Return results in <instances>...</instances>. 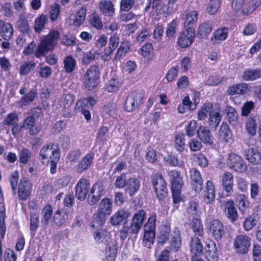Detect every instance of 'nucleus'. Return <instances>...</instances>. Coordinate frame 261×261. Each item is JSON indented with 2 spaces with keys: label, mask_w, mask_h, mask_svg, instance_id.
Listing matches in <instances>:
<instances>
[{
  "label": "nucleus",
  "mask_w": 261,
  "mask_h": 261,
  "mask_svg": "<svg viewBox=\"0 0 261 261\" xmlns=\"http://www.w3.org/2000/svg\"><path fill=\"white\" fill-rule=\"evenodd\" d=\"M191 179L193 182V186L196 192H200L202 189L203 180L200 172L196 168L190 170Z\"/></svg>",
  "instance_id": "nucleus-25"
},
{
  "label": "nucleus",
  "mask_w": 261,
  "mask_h": 261,
  "mask_svg": "<svg viewBox=\"0 0 261 261\" xmlns=\"http://www.w3.org/2000/svg\"><path fill=\"white\" fill-rule=\"evenodd\" d=\"M164 161L171 166H178L180 167L184 165V161L178 159L174 155H169L165 157L164 158Z\"/></svg>",
  "instance_id": "nucleus-59"
},
{
  "label": "nucleus",
  "mask_w": 261,
  "mask_h": 261,
  "mask_svg": "<svg viewBox=\"0 0 261 261\" xmlns=\"http://www.w3.org/2000/svg\"><path fill=\"white\" fill-rule=\"evenodd\" d=\"M112 212V201L109 198H103L99 204L97 213L102 215L101 223L103 221V217L110 215Z\"/></svg>",
  "instance_id": "nucleus-24"
},
{
  "label": "nucleus",
  "mask_w": 261,
  "mask_h": 261,
  "mask_svg": "<svg viewBox=\"0 0 261 261\" xmlns=\"http://www.w3.org/2000/svg\"><path fill=\"white\" fill-rule=\"evenodd\" d=\"M235 200L240 212L244 214L249 205L247 197L244 194H238L236 196Z\"/></svg>",
  "instance_id": "nucleus-36"
},
{
  "label": "nucleus",
  "mask_w": 261,
  "mask_h": 261,
  "mask_svg": "<svg viewBox=\"0 0 261 261\" xmlns=\"http://www.w3.org/2000/svg\"><path fill=\"white\" fill-rule=\"evenodd\" d=\"M227 164L230 168L236 172L242 173L245 172L247 169V165L242 159L234 153L229 155Z\"/></svg>",
  "instance_id": "nucleus-10"
},
{
  "label": "nucleus",
  "mask_w": 261,
  "mask_h": 261,
  "mask_svg": "<svg viewBox=\"0 0 261 261\" xmlns=\"http://www.w3.org/2000/svg\"><path fill=\"white\" fill-rule=\"evenodd\" d=\"M87 14V9L85 7H81L72 16L73 24L79 27L84 22Z\"/></svg>",
  "instance_id": "nucleus-28"
},
{
  "label": "nucleus",
  "mask_w": 261,
  "mask_h": 261,
  "mask_svg": "<svg viewBox=\"0 0 261 261\" xmlns=\"http://www.w3.org/2000/svg\"><path fill=\"white\" fill-rule=\"evenodd\" d=\"M146 218V212L140 210L134 214L130 225L131 233H137L141 228Z\"/></svg>",
  "instance_id": "nucleus-12"
},
{
  "label": "nucleus",
  "mask_w": 261,
  "mask_h": 261,
  "mask_svg": "<svg viewBox=\"0 0 261 261\" xmlns=\"http://www.w3.org/2000/svg\"><path fill=\"white\" fill-rule=\"evenodd\" d=\"M94 158L93 152L87 154L79 163L76 167V171L81 173L89 169L93 163Z\"/></svg>",
  "instance_id": "nucleus-21"
},
{
  "label": "nucleus",
  "mask_w": 261,
  "mask_h": 261,
  "mask_svg": "<svg viewBox=\"0 0 261 261\" xmlns=\"http://www.w3.org/2000/svg\"><path fill=\"white\" fill-rule=\"evenodd\" d=\"M64 69L67 73L72 72L75 69L76 62L75 59L71 56L65 58L63 62Z\"/></svg>",
  "instance_id": "nucleus-56"
},
{
  "label": "nucleus",
  "mask_w": 261,
  "mask_h": 261,
  "mask_svg": "<svg viewBox=\"0 0 261 261\" xmlns=\"http://www.w3.org/2000/svg\"><path fill=\"white\" fill-rule=\"evenodd\" d=\"M216 192L215 187L211 180L206 182L205 190L203 193V200L207 204H211L213 202L215 199Z\"/></svg>",
  "instance_id": "nucleus-20"
},
{
  "label": "nucleus",
  "mask_w": 261,
  "mask_h": 261,
  "mask_svg": "<svg viewBox=\"0 0 261 261\" xmlns=\"http://www.w3.org/2000/svg\"><path fill=\"white\" fill-rule=\"evenodd\" d=\"M213 105L211 102H206L203 105L198 112L197 118L199 120H204L207 117L208 113L211 111Z\"/></svg>",
  "instance_id": "nucleus-55"
},
{
  "label": "nucleus",
  "mask_w": 261,
  "mask_h": 261,
  "mask_svg": "<svg viewBox=\"0 0 261 261\" xmlns=\"http://www.w3.org/2000/svg\"><path fill=\"white\" fill-rule=\"evenodd\" d=\"M128 213L124 210H119L111 218L110 222L113 225H119L128 218Z\"/></svg>",
  "instance_id": "nucleus-35"
},
{
  "label": "nucleus",
  "mask_w": 261,
  "mask_h": 261,
  "mask_svg": "<svg viewBox=\"0 0 261 261\" xmlns=\"http://www.w3.org/2000/svg\"><path fill=\"white\" fill-rule=\"evenodd\" d=\"M259 217L257 213H253L248 216L244 220L243 225L245 231H249L256 225Z\"/></svg>",
  "instance_id": "nucleus-30"
},
{
  "label": "nucleus",
  "mask_w": 261,
  "mask_h": 261,
  "mask_svg": "<svg viewBox=\"0 0 261 261\" xmlns=\"http://www.w3.org/2000/svg\"><path fill=\"white\" fill-rule=\"evenodd\" d=\"M261 76V69H249L244 72L243 78L246 81H253Z\"/></svg>",
  "instance_id": "nucleus-50"
},
{
  "label": "nucleus",
  "mask_w": 261,
  "mask_h": 261,
  "mask_svg": "<svg viewBox=\"0 0 261 261\" xmlns=\"http://www.w3.org/2000/svg\"><path fill=\"white\" fill-rule=\"evenodd\" d=\"M170 229L167 226H163L160 230L158 242L159 243H164L169 238Z\"/></svg>",
  "instance_id": "nucleus-60"
},
{
  "label": "nucleus",
  "mask_w": 261,
  "mask_h": 261,
  "mask_svg": "<svg viewBox=\"0 0 261 261\" xmlns=\"http://www.w3.org/2000/svg\"><path fill=\"white\" fill-rule=\"evenodd\" d=\"M220 140L225 142H229L231 140V134L229 126L226 123H222L219 131Z\"/></svg>",
  "instance_id": "nucleus-43"
},
{
  "label": "nucleus",
  "mask_w": 261,
  "mask_h": 261,
  "mask_svg": "<svg viewBox=\"0 0 261 261\" xmlns=\"http://www.w3.org/2000/svg\"><path fill=\"white\" fill-rule=\"evenodd\" d=\"M59 39V32L56 30H51L46 36L41 37L40 42L34 54L37 58H40L52 50L57 45Z\"/></svg>",
  "instance_id": "nucleus-2"
},
{
  "label": "nucleus",
  "mask_w": 261,
  "mask_h": 261,
  "mask_svg": "<svg viewBox=\"0 0 261 261\" xmlns=\"http://www.w3.org/2000/svg\"><path fill=\"white\" fill-rule=\"evenodd\" d=\"M13 34V28L10 23L0 21V35L6 40L10 39Z\"/></svg>",
  "instance_id": "nucleus-31"
},
{
  "label": "nucleus",
  "mask_w": 261,
  "mask_h": 261,
  "mask_svg": "<svg viewBox=\"0 0 261 261\" xmlns=\"http://www.w3.org/2000/svg\"><path fill=\"white\" fill-rule=\"evenodd\" d=\"M141 181L139 178L136 177H130L127 180L125 190L130 196H133L139 191Z\"/></svg>",
  "instance_id": "nucleus-27"
},
{
  "label": "nucleus",
  "mask_w": 261,
  "mask_h": 261,
  "mask_svg": "<svg viewBox=\"0 0 261 261\" xmlns=\"http://www.w3.org/2000/svg\"><path fill=\"white\" fill-rule=\"evenodd\" d=\"M174 236L172 237L171 248L175 251H177L180 247L181 244L180 233L179 230H177L174 231Z\"/></svg>",
  "instance_id": "nucleus-63"
},
{
  "label": "nucleus",
  "mask_w": 261,
  "mask_h": 261,
  "mask_svg": "<svg viewBox=\"0 0 261 261\" xmlns=\"http://www.w3.org/2000/svg\"><path fill=\"white\" fill-rule=\"evenodd\" d=\"M248 86L246 83L233 85L229 87L227 92L230 95L244 94L248 92Z\"/></svg>",
  "instance_id": "nucleus-39"
},
{
  "label": "nucleus",
  "mask_w": 261,
  "mask_h": 261,
  "mask_svg": "<svg viewBox=\"0 0 261 261\" xmlns=\"http://www.w3.org/2000/svg\"><path fill=\"white\" fill-rule=\"evenodd\" d=\"M195 37L194 29H188L180 34L177 39L178 45L181 48H186L190 46L194 42Z\"/></svg>",
  "instance_id": "nucleus-11"
},
{
  "label": "nucleus",
  "mask_w": 261,
  "mask_h": 261,
  "mask_svg": "<svg viewBox=\"0 0 261 261\" xmlns=\"http://www.w3.org/2000/svg\"><path fill=\"white\" fill-rule=\"evenodd\" d=\"M68 216L63 211H57L54 214L53 221L57 225H61L64 224L67 220Z\"/></svg>",
  "instance_id": "nucleus-57"
},
{
  "label": "nucleus",
  "mask_w": 261,
  "mask_h": 261,
  "mask_svg": "<svg viewBox=\"0 0 261 261\" xmlns=\"http://www.w3.org/2000/svg\"><path fill=\"white\" fill-rule=\"evenodd\" d=\"M121 85L120 79L118 77H113L106 84L105 89L108 92H115L119 90Z\"/></svg>",
  "instance_id": "nucleus-40"
},
{
  "label": "nucleus",
  "mask_w": 261,
  "mask_h": 261,
  "mask_svg": "<svg viewBox=\"0 0 261 261\" xmlns=\"http://www.w3.org/2000/svg\"><path fill=\"white\" fill-rule=\"evenodd\" d=\"M152 183L157 197L164 199L167 195V187L165 180L160 174H156L152 177Z\"/></svg>",
  "instance_id": "nucleus-7"
},
{
  "label": "nucleus",
  "mask_w": 261,
  "mask_h": 261,
  "mask_svg": "<svg viewBox=\"0 0 261 261\" xmlns=\"http://www.w3.org/2000/svg\"><path fill=\"white\" fill-rule=\"evenodd\" d=\"M74 99V97L72 94H66L60 98L59 103L63 109H68L73 104Z\"/></svg>",
  "instance_id": "nucleus-46"
},
{
  "label": "nucleus",
  "mask_w": 261,
  "mask_h": 261,
  "mask_svg": "<svg viewBox=\"0 0 261 261\" xmlns=\"http://www.w3.org/2000/svg\"><path fill=\"white\" fill-rule=\"evenodd\" d=\"M212 23L209 21H204L199 25L197 35L200 38H205L212 32Z\"/></svg>",
  "instance_id": "nucleus-41"
},
{
  "label": "nucleus",
  "mask_w": 261,
  "mask_h": 261,
  "mask_svg": "<svg viewBox=\"0 0 261 261\" xmlns=\"http://www.w3.org/2000/svg\"><path fill=\"white\" fill-rule=\"evenodd\" d=\"M256 119L253 117H249L247 119L245 127L247 133L251 136H253L256 133Z\"/></svg>",
  "instance_id": "nucleus-54"
},
{
  "label": "nucleus",
  "mask_w": 261,
  "mask_h": 261,
  "mask_svg": "<svg viewBox=\"0 0 261 261\" xmlns=\"http://www.w3.org/2000/svg\"><path fill=\"white\" fill-rule=\"evenodd\" d=\"M32 190V186L26 178L20 180L18 188V195L20 200H26L30 197Z\"/></svg>",
  "instance_id": "nucleus-16"
},
{
  "label": "nucleus",
  "mask_w": 261,
  "mask_h": 261,
  "mask_svg": "<svg viewBox=\"0 0 261 261\" xmlns=\"http://www.w3.org/2000/svg\"><path fill=\"white\" fill-rule=\"evenodd\" d=\"M228 33L227 27L218 28L213 33L211 41L214 45L219 44L227 38Z\"/></svg>",
  "instance_id": "nucleus-19"
},
{
  "label": "nucleus",
  "mask_w": 261,
  "mask_h": 261,
  "mask_svg": "<svg viewBox=\"0 0 261 261\" xmlns=\"http://www.w3.org/2000/svg\"><path fill=\"white\" fill-rule=\"evenodd\" d=\"M221 208L224 210L227 217L231 221H237L238 215L237 210L234 206V201L229 199L221 204Z\"/></svg>",
  "instance_id": "nucleus-17"
},
{
  "label": "nucleus",
  "mask_w": 261,
  "mask_h": 261,
  "mask_svg": "<svg viewBox=\"0 0 261 261\" xmlns=\"http://www.w3.org/2000/svg\"><path fill=\"white\" fill-rule=\"evenodd\" d=\"M42 220L41 222L43 225H47L53 215V208L50 205H45L42 210Z\"/></svg>",
  "instance_id": "nucleus-53"
},
{
  "label": "nucleus",
  "mask_w": 261,
  "mask_h": 261,
  "mask_svg": "<svg viewBox=\"0 0 261 261\" xmlns=\"http://www.w3.org/2000/svg\"><path fill=\"white\" fill-rule=\"evenodd\" d=\"M156 215L152 213L147 220L144 227L143 245L150 248L153 244L155 236Z\"/></svg>",
  "instance_id": "nucleus-3"
},
{
  "label": "nucleus",
  "mask_w": 261,
  "mask_h": 261,
  "mask_svg": "<svg viewBox=\"0 0 261 261\" xmlns=\"http://www.w3.org/2000/svg\"><path fill=\"white\" fill-rule=\"evenodd\" d=\"M100 76L99 68L97 66H91L86 71L83 83L85 88L91 91L97 86Z\"/></svg>",
  "instance_id": "nucleus-4"
},
{
  "label": "nucleus",
  "mask_w": 261,
  "mask_h": 261,
  "mask_svg": "<svg viewBox=\"0 0 261 261\" xmlns=\"http://www.w3.org/2000/svg\"><path fill=\"white\" fill-rule=\"evenodd\" d=\"M129 48L130 45L128 41L122 42L116 52L115 60H118L122 57H124L128 52Z\"/></svg>",
  "instance_id": "nucleus-49"
},
{
  "label": "nucleus",
  "mask_w": 261,
  "mask_h": 261,
  "mask_svg": "<svg viewBox=\"0 0 261 261\" xmlns=\"http://www.w3.org/2000/svg\"><path fill=\"white\" fill-rule=\"evenodd\" d=\"M95 242L98 244L107 246L106 254L109 261H114L117 252V243L115 240L110 238V234L103 229H97L93 233Z\"/></svg>",
  "instance_id": "nucleus-1"
},
{
  "label": "nucleus",
  "mask_w": 261,
  "mask_h": 261,
  "mask_svg": "<svg viewBox=\"0 0 261 261\" xmlns=\"http://www.w3.org/2000/svg\"><path fill=\"white\" fill-rule=\"evenodd\" d=\"M198 137L205 144H211L212 136L210 130L204 126H200L197 130Z\"/></svg>",
  "instance_id": "nucleus-29"
},
{
  "label": "nucleus",
  "mask_w": 261,
  "mask_h": 261,
  "mask_svg": "<svg viewBox=\"0 0 261 261\" xmlns=\"http://www.w3.org/2000/svg\"><path fill=\"white\" fill-rule=\"evenodd\" d=\"M143 96L138 91H133L126 97L123 109L127 112L134 111L142 102Z\"/></svg>",
  "instance_id": "nucleus-8"
},
{
  "label": "nucleus",
  "mask_w": 261,
  "mask_h": 261,
  "mask_svg": "<svg viewBox=\"0 0 261 261\" xmlns=\"http://www.w3.org/2000/svg\"><path fill=\"white\" fill-rule=\"evenodd\" d=\"M47 20V16L44 14H41L37 17L35 20L34 27L35 32L40 33L43 29Z\"/></svg>",
  "instance_id": "nucleus-47"
},
{
  "label": "nucleus",
  "mask_w": 261,
  "mask_h": 261,
  "mask_svg": "<svg viewBox=\"0 0 261 261\" xmlns=\"http://www.w3.org/2000/svg\"><path fill=\"white\" fill-rule=\"evenodd\" d=\"M39 215L35 212H31L30 215V229L33 236L39 226Z\"/></svg>",
  "instance_id": "nucleus-51"
},
{
  "label": "nucleus",
  "mask_w": 261,
  "mask_h": 261,
  "mask_svg": "<svg viewBox=\"0 0 261 261\" xmlns=\"http://www.w3.org/2000/svg\"><path fill=\"white\" fill-rule=\"evenodd\" d=\"M71 177L69 175H65L57 179L54 183V186L58 190L61 189L69 184Z\"/></svg>",
  "instance_id": "nucleus-61"
},
{
  "label": "nucleus",
  "mask_w": 261,
  "mask_h": 261,
  "mask_svg": "<svg viewBox=\"0 0 261 261\" xmlns=\"http://www.w3.org/2000/svg\"><path fill=\"white\" fill-rule=\"evenodd\" d=\"M89 21L90 24L96 30H101L103 29V25L101 18L98 14L92 13L89 16Z\"/></svg>",
  "instance_id": "nucleus-45"
},
{
  "label": "nucleus",
  "mask_w": 261,
  "mask_h": 261,
  "mask_svg": "<svg viewBox=\"0 0 261 261\" xmlns=\"http://www.w3.org/2000/svg\"><path fill=\"white\" fill-rule=\"evenodd\" d=\"M95 103V99L91 96L81 99L76 102L75 110L76 111L82 109L89 110L92 109Z\"/></svg>",
  "instance_id": "nucleus-32"
},
{
  "label": "nucleus",
  "mask_w": 261,
  "mask_h": 261,
  "mask_svg": "<svg viewBox=\"0 0 261 261\" xmlns=\"http://www.w3.org/2000/svg\"><path fill=\"white\" fill-rule=\"evenodd\" d=\"M36 96V93L34 91H30L25 94L21 99L17 102V105L20 108H22L32 102Z\"/></svg>",
  "instance_id": "nucleus-48"
},
{
  "label": "nucleus",
  "mask_w": 261,
  "mask_h": 261,
  "mask_svg": "<svg viewBox=\"0 0 261 261\" xmlns=\"http://www.w3.org/2000/svg\"><path fill=\"white\" fill-rule=\"evenodd\" d=\"M35 122V119L34 117H28L23 120L21 128L29 129V134L31 135H35L39 132V129Z\"/></svg>",
  "instance_id": "nucleus-34"
},
{
  "label": "nucleus",
  "mask_w": 261,
  "mask_h": 261,
  "mask_svg": "<svg viewBox=\"0 0 261 261\" xmlns=\"http://www.w3.org/2000/svg\"><path fill=\"white\" fill-rule=\"evenodd\" d=\"M98 8L101 13L106 16L112 17L115 14L114 5L110 1H101L98 4Z\"/></svg>",
  "instance_id": "nucleus-22"
},
{
  "label": "nucleus",
  "mask_w": 261,
  "mask_h": 261,
  "mask_svg": "<svg viewBox=\"0 0 261 261\" xmlns=\"http://www.w3.org/2000/svg\"><path fill=\"white\" fill-rule=\"evenodd\" d=\"M203 250L202 244L197 237L193 238L191 243V251L192 255H199L202 254Z\"/></svg>",
  "instance_id": "nucleus-42"
},
{
  "label": "nucleus",
  "mask_w": 261,
  "mask_h": 261,
  "mask_svg": "<svg viewBox=\"0 0 261 261\" xmlns=\"http://www.w3.org/2000/svg\"><path fill=\"white\" fill-rule=\"evenodd\" d=\"M221 110L219 106H215L213 107L209 114V125L214 128H216L222 119Z\"/></svg>",
  "instance_id": "nucleus-18"
},
{
  "label": "nucleus",
  "mask_w": 261,
  "mask_h": 261,
  "mask_svg": "<svg viewBox=\"0 0 261 261\" xmlns=\"http://www.w3.org/2000/svg\"><path fill=\"white\" fill-rule=\"evenodd\" d=\"M209 232L216 240H221L224 233L223 223L218 219H213L208 223Z\"/></svg>",
  "instance_id": "nucleus-13"
},
{
  "label": "nucleus",
  "mask_w": 261,
  "mask_h": 261,
  "mask_svg": "<svg viewBox=\"0 0 261 261\" xmlns=\"http://www.w3.org/2000/svg\"><path fill=\"white\" fill-rule=\"evenodd\" d=\"M222 186L224 190L227 193L231 194L233 192V176L228 172L224 173L222 177Z\"/></svg>",
  "instance_id": "nucleus-26"
},
{
  "label": "nucleus",
  "mask_w": 261,
  "mask_h": 261,
  "mask_svg": "<svg viewBox=\"0 0 261 261\" xmlns=\"http://www.w3.org/2000/svg\"><path fill=\"white\" fill-rule=\"evenodd\" d=\"M245 157L247 161L253 165L261 163V151L256 148H251L245 151Z\"/></svg>",
  "instance_id": "nucleus-23"
},
{
  "label": "nucleus",
  "mask_w": 261,
  "mask_h": 261,
  "mask_svg": "<svg viewBox=\"0 0 261 261\" xmlns=\"http://www.w3.org/2000/svg\"><path fill=\"white\" fill-rule=\"evenodd\" d=\"M197 122L195 120L191 121L185 127V133L189 137H193L197 133Z\"/></svg>",
  "instance_id": "nucleus-62"
},
{
  "label": "nucleus",
  "mask_w": 261,
  "mask_h": 261,
  "mask_svg": "<svg viewBox=\"0 0 261 261\" xmlns=\"http://www.w3.org/2000/svg\"><path fill=\"white\" fill-rule=\"evenodd\" d=\"M39 156L43 164L48 163L50 160L60 158L58 145L52 142L45 145L40 151Z\"/></svg>",
  "instance_id": "nucleus-5"
},
{
  "label": "nucleus",
  "mask_w": 261,
  "mask_h": 261,
  "mask_svg": "<svg viewBox=\"0 0 261 261\" xmlns=\"http://www.w3.org/2000/svg\"><path fill=\"white\" fill-rule=\"evenodd\" d=\"M227 118L229 122L233 125H235L238 121V115L236 110L231 106H227L225 109Z\"/></svg>",
  "instance_id": "nucleus-52"
},
{
  "label": "nucleus",
  "mask_w": 261,
  "mask_h": 261,
  "mask_svg": "<svg viewBox=\"0 0 261 261\" xmlns=\"http://www.w3.org/2000/svg\"><path fill=\"white\" fill-rule=\"evenodd\" d=\"M106 186L102 182L95 183L90 189L88 199L89 204L92 205L99 201L105 194Z\"/></svg>",
  "instance_id": "nucleus-9"
},
{
  "label": "nucleus",
  "mask_w": 261,
  "mask_h": 261,
  "mask_svg": "<svg viewBox=\"0 0 261 261\" xmlns=\"http://www.w3.org/2000/svg\"><path fill=\"white\" fill-rule=\"evenodd\" d=\"M172 184V189H181L183 185L182 178L179 172L176 170H172L169 173Z\"/></svg>",
  "instance_id": "nucleus-37"
},
{
  "label": "nucleus",
  "mask_w": 261,
  "mask_h": 261,
  "mask_svg": "<svg viewBox=\"0 0 261 261\" xmlns=\"http://www.w3.org/2000/svg\"><path fill=\"white\" fill-rule=\"evenodd\" d=\"M191 226L194 232L198 236H202L203 227L200 219L193 218L191 222Z\"/></svg>",
  "instance_id": "nucleus-64"
},
{
  "label": "nucleus",
  "mask_w": 261,
  "mask_h": 261,
  "mask_svg": "<svg viewBox=\"0 0 261 261\" xmlns=\"http://www.w3.org/2000/svg\"><path fill=\"white\" fill-rule=\"evenodd\" d=\"M89 187L90 184L87 179L84 178L80 179L75 186V195L78 199L83 201L86 198Z\"/></svg>",
  "instance_id": "nucleus-15"
},
{
  "label": "nucleus",
  "mask_w": 261,
  "mask_h": 261,
  "mask_svg": "<svg viewBox=\"0 0 261 261\" xmlns=\"http://www.w3.org/2000/svg\"><path fill=\"white\" fill-rule=\"evenodd\" d=\"M16 27L23 33H28L30 30V25L28 20L24 13H21L19 16V19L16 22Z\"/></svg>",
  "instance_id": "nucleus-44"
},
{
  "label": "nucleus",
  "mask_w": 261,
  "mask_h": 261,
  "mask_svg": "<svg viewBox=\"0 0 261 261\" xmlns=\"http://www.w3.org/2000/svg\"><path fill=\"white\" fill-rule=\"evenodd\" d=\"M261 4L260 0H252L244 3V0H232V7L236 11L241 10L244 15H248L254 11Z\"/></svg>",
  "instance_id": "nucleus-6"
},
{
  "label": "nucleus",
  "mask_w": 261,
  "mask_h": 261,
  "mask_svg": "<svg viewBox=\"0 0 261 261\" xmlns=\"http://www.w3.org/2000/svg\"><path fill=\"white\" fill-rule=\"evenodd\" d=\"M153 47L151 43H147L140 49L139 54L146 61H151L153 57Z\"/></svg>",
  "instance_id": "nucleus-38"
},
{
  "label": "nucleus",
  "mask_w": 261,
  "mask_h": 261,
  "mask_svg": "<svg viewBox=\"0 0 261 261\" xmlns=\"http://www.w3.org/2000/svg\"><path fill=\"white\" fill-rule=\"evenodd\" d=\"M251 240L246 235H239L234 240V247L239 253L245 254L248 251Z\"/></svg>",
  "instance_id": "nucleus-14"
},
{
  "label": "nucleus",
  "mask_w": 261,
  "mask_h": 261,
  "mask_svg": "<svg viewBox=\"0 0 261 261\" xmlns=\"http://www.w3.org/2000/svg\"><path fill=\"white\" fill-rule=\"evenodd\" d=\"M198 13L196 10L187 12L184 26L186 29H194L193 26L196 23L198 20Z\"/></svg>",
  "instance_id": "nucleus-33"
},
{
  "label": "nucleus",
  "mask_w": 261,
  "mask_h": 261,
  "mask_svg": "<svg viewBox=\"0 0 261 261\" xmlns=\"http://www.w3.org/2000/svg\"><path fill=\"white\" fill-rule=\"evenodd\" d=\"M174 147L180 152L184 151L185 147V138L183 134H178L174 140Z\"/></svg>",
  "instance_id": "nucleus-58"
}]
</instances>
